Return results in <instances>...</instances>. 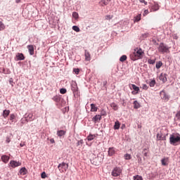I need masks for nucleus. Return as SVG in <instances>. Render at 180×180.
Here are the masks:
<instances>
[{"label":"nucleus","mask_w":180,"mask_h":180,"mask_svg":"<svg viewBox=\"0 0 180 180\" xmlns=\"http://www.w3.org/2000/svg\"><path fill=\"white\" fill-rule=\"evenodd\" d=\"M1 161H3L4 164H8V162L9 161V156L6 155H3L1 156Z\"/></svg>","instance_id":"nucleus-16"},{"label":"nucleus","mask_w":180,"mask_h":180,"mask_svg":"<svg viewBox=\"0 0 180 180\" xmlns=\"http://www.w3.org/2000/svg\"><path fill=\"white\" fill-rule=\"evenodd\" d=\"M18 61H21L22 60H25V56L23 53H18L16 55Z\"/></svg>","instance_id":"nucleus-18"},{"label":"nucleus","mask_w":180,"mask_h":180,"mask_svg":"<svg viewBox=\"0 0 180 180\" xmlns=\"http://www.w3.org/2000/svg\"><path fill=\"white\" fill-rule=\"evenodd\" d=\"M140 108V103L137 102V101H134V108L139 109Z\"/></svg>","instance_id":"nucleus-30"},{"label":"nucleus","mask_w":180,"mask_h":180,"mask_svg":"<svg viewBox=\"0 0 180 180\" xmlns=\"http://www.w3.org/2000/svg\"><path fill=\"white\" fill-rule=\"evenodd\" d=\"M115 130H119L120 129V122L119 121H116L114 125Z\"/></svg>","instance_id":"nucleus-24"},{"label":"nucleus","mask_w":180,"mask_h":180,"mask_svg":"<svg viewBox=\"0 0 180 180\" xmlns=\"http://www.w3.org/2000/svg\"><path fill=\"white\" fill-rule=\"evenodd\" d=\"M158 50L159 53H162L164 54V53H167L169 51L168 46H167L164 43H160L159 45V47L158 48Z\"/></svg>","instance_id":"nucleus-3"},{"label":"nucleus","mask_w":180,"mask_h":180,"mask_svg":"<svg viewBox=\"0 0 180 180\" xmlns=\"http://www.w3.org/2000/svg\"><path fill=\"white\" fill-rule=\"evenodd\" d=\"M66 133H67L66 131H64V130H58L56 134H57V136H58V137H63V136H65Z\"/></svg>","instance_id":"nucleus-15"},{"label":"nucleus","mask_w":180,"mask_h":180,"mask_svg":"<svg viewBox=\"0 0 180 180\" xmlns=\"http://www.w3.org/2000/svg\"><path fill=\"white\" fill-rule=\"evenodd\" d=\"M58 169L61 173L66 172V171L68 169V164L63 162L58 165Z\"/></svg>","instance_id":"nucleus-4"},{"label":"nucleus","mask_w":180,"mask_h":180,"mask_svg":"<svg viewBox=\"0 0 180 180\" xmlns=\"http://www.w3.org/2000/svg\"><path fill=\"white\" fill-rule=\"evenodd\" d=\"M41 178H42V179H45V178H47V175L44 172L41 173Z\"/></svg>","instance_id":"nucleus-44"},{"label":"nucleus","mask_w":180,"mask_h":180,"mask_svg":"<svg viewBox=\"0 0 180 180\" xmlns=\"http://www.w3.org/2000/svg\"><path fill=\"white\" fill-rule=\"evenodd\" d=\"M126 60H127V56L126 55L121 56L120 58V61H121V63L126 61Z\"/></svg>","instance_id":"nucleus-31"},{"label":"nucleus","mask_w":180,"mask_h":180,"mask_svg":"<svg viewBox=\"0 0 180 180\" xmlns=\"http://www.w3.org/2000/svg\"><path fill=\"white\" fill-rule=\"evenodd\" d=\"M176 117L177 120H180V111L177 112V113L176 114Z\"/></svg>","instance_id":"nucleus-49"},{"label":"nucleus","mask_w":180,"mask_h":180,"mask_svg":"<svg viewBox=\"0 0 180 180\" xmlns=\"http://www.w3.org/2000/svg\"><path fill=\"white\" fill-rule=\"evenodd\" d=\"M11 113V110H4L3 112V117L4 119H6L8 116H9V114Z\"/></svg>","instance_id":"nucleus-20"},{"label":"nucleus","mask_w":180,"mask_h":180,"mask_svg":"<svg viewBox=\"0 0 180 180\" xmlns=\"http://www.w3.org/2000/svg\"><path fill=\"white\" fill-rule=\"evenodd\" d=\"M142 89H144V91H147V89H148V86H147V84H143Z\"/></svg>","instance_id":"nucleus-47"},{"label":"nucleus","mask_w":180,"mask_h":180,"mask_svg":"<svg viewBox=\"0 0 180 180\" xmlns=\"http://www.w3.org/2000/svg\"><path fill=\"white\" fill-rule=\"evenodd\" d=\"M109 2H110V1H112V0H108Z\"/></svg>","instance_id":"nucleus-57"},{"label":"nucleus","mask_w":180,"mask_h":180,"mask_svg":"<svg viewBox=\"0 0 180 180\" xmlns=\"http://www.w3.org/2000/svg\"><path fill=\"white\" fill-rule=\"evenodd\" d=\"M10 165L11 167H12V168H16V167H20V165H22V163H20V162L11 160L10 162Z\"/></svg>","instance_id":"nucleus-9"},{"label":"nucleus","mask_w":180,"mask_h":180,"mask_svg":"<svg viewBox=\"0 0 180 180\" xmlns=\"http://www.w3.org/2000/svg\"><path fill=\"white\" fill-rule=\"evenodd\" d=\"M71 89H72L73 94H75V92H78V85L77 84V82H72Z\"/></svg>","instance_id":"nucleus-10"},{"label":"nucleus","mask_w":180,"mask_h":180,"mask_svg":"<svg viewBox=\"0 0 180 180\" xmlns=\"http://www.w3.org/2000/svg\"><path fill=\"white\" fill-rule=\"evenodd\" d=\"M82 144H84V140H80V141H78L77 143V146H82Z\"/></svg>","instance_id":"nucleus-43"},{"label":"nucleus","mask_w":180,"mask_h":180,"mask_svg":"<svg viewBox=\"0 0 180 180\" xmlns=\"http://www.w3.org/2000/svg\"><path fill=\"white\" fill-rule=\"evenodd\" d=\"M156 139L158 141H165L167 140V136L160 131L157 134Z\"/></svg>","instance_id":"nucleus-7"},{"label":"nucleus","mask_w":180,"mask_h":180,"mask_svg":"<svg viewBox=\"0 0 180 180\" xmlns=\"http://www.w3.org/2000/svg\"><path fill=\"white\" fill-rule=\"evenodd\" d=\"M140 20H141V14H139L134 17V22H140Z\"/></svg>","instance_id":"nucleus-27"},{"label":"nucleus","mask_w":180,"mask_h":180,"mask_svg":"<svg viewBox=\"0 0 180 180\" xmlns=\"http://www.w3.org/2000/svg\"><path fill=\"white\" fill-rule=\"evenodd\" d=\"M115 148H109L108 149V155L112 157V155H115Z\"/></svg>","instance_id":"nucleus-19"},{"label":"nucleus","mask_w":180,"mask_h":180,"mask_svg":"<svg viewBox=\"0 0 180 180\" xmlns=\"http://www.w3.org/2000/svg\"><path fill=\"white\" fill-rule=\"evenodd\" d=\"M98 111V107L95 105V104L92 103L91 104V112H97Z\"/></svg>","instance_id":"nucleus-22"},{"label":"nucleus","mask_w":180,"mask_h":180,"mask_svg":"<svg viewBox=\"0 0 180 180\" xmlns=\"http://www.w3.org/2000/svg\"><path fill=\"white\" fill-rule=\"evenodd\" d=\"M153 11H158V9H160V6L158 4L155 3L154 6H153Z\"/></svg>","instance_id":"nucleus-32"},{"label":"nucleus","mask_w":180,"mask_h":180,"mask_svg":"<svg viewBox=\"0 0 180 180\" xmlns=\"http://www.w3.org/2000/svg\"><path fill=\"white\" fill-rule=\"evenodd\" d=\"M110 106L113 109V110H117L118 109L117 104L115 103H112Z\"/></svg>","instance_id":"nucleus-28"},{"label":"nucleus","mask_w":180,"mask_h":180,"mask_svg":"<svg viewBox=\"0 0 180 180\" xmlns=\"http://www.w3.org/2000/svg\"><path fill=\"white\" fill-rule=\"evenodd\" d=\"M167 74L161 73L159 76V79H160V81H162L163 82V84H165V82H167Z\"/></svg>","instance_id":"nucleus-11"},{"label":"nucleus","mask_w":180,"mask_h":180,"mask_svg":"<svg viewBox=\"0 0 180 180\" xmlns=\"http://www.w3.org/2000/svg\"><path fill=\"white\" fill-rule=\"evenodd\" d=\"M124 158L125 160H131V155H130V154L127 153L124 155Z\"/></svg>","instance_id":"nucleus-37"},{"label":"nucleus","mask_w":180,"mask_h":180,"mask_svg":"<svg viewBox=\"0 0 180 180\" xmlns=\"http://www.w3.org/2000/svg\"><path fill=\"white\" fill-rule=\"evenodd\" d=\"M149 85L150 87L155 86V79H153L151 82H150Z\"/></svg>","instance_id":"nucleus-36"},{"label":"nucleus","mask_w":180,"mask_h":180,"mask_svg":"<svg viewBox=\"0 0 180 180\" xmlns=\"http://www.w3.org/2000/svg\"><path fill=\"white\" fill-rule=\"evenodd\" d=\"M50 142H51L52 144H54V143H56V141H54V139H50Z\"/></svg>","instance_id":"nucleus-54"},{"label":"nucleus","mask_w":180,"mask_h":180,"mask_svg":"<svg viewBox=\"0 0 180 180\" xmlns=\"http://www.w3.org/2000/svg\"><path fill=\"white\" fill-rule=\"evenodd\" d=\"M6 143H11V136H6Z\"/></svg>","instance_id":"nucleus-51"},{"label":"nucleus","mask_w":180,"mask_h":180,"mask_svg":"<svg viewBox=\"0 0 180 180\" xmlns=\"http://www.w3.org/2000/svg\"><path fill=\"white\" fill-rule=\"evenodd\" d=\"M27 49H28L30 56H33L34 54V46L33 45H28Z\"/></svg>","instance_id":"nucleus-13"},{"label":"nucleus","mask_w":180,"mask_h":180,"mask_svg":"<svg viewBox=\"0 0 180 180\" xmlns=\"http://www.w3.org/2000/svg\"><path fill=\"white\" fill-rule=\"evenodd\" d=\"M155 67L158 70H160V68H161V67H162V62H161V61L157 62Z\"/></svg>","instance_id":"nucleus-29"},{"label":"nucleus","mask_w":180,"mask_h":180,"mask_svg":"<svg viewBox=\"0 0 180 180\" xmlns=\"http://www.w3.org/2000/svg\"><path fill=\"white\" fill-rule=\"evenodd\" d=\"M148 64H154L155 63V60L149 59L148 60Z\"/></svg>","instance_id":"nucleus-50"},{"label":"nucleus","mask_w":180,"mask_h":180,"mask_svg":"<svg viewBox=\"0 0 180 180\" xmlns=\"http://www.w3.org/2000/svg\"><path fill=\"white\" fill-rule=\"evenodd\" d=\"M60 94L64 95V94H67V89H60Z\"/></svg>","instance_id":"nucleus-42"},{"label":"nucleus","mask_w":180,"mask_h":180,"mask_svg":"<svg viewBox=\"0 0 180 180\" xmlns=\"http://www.w3.org/2000/svg\"><path fill=\"white\" fill-rule=\"evenodd\" d=\"M72 18H74L75 19H78V18H79V15H78V13L77 12H73L72 13Z\"/></svg>","instance_id":"nucleus-33"},{"label":"nucleus","mask_w":180,"mask_h":180,"mask_svg":"<svg viewBox=\"0 0 180 180\" xmlns=\"http://www.w3.org/2000/svg\"><path fill=\"white\" fill-rule=\"evenodd\" d=\"M160 97L163 101H169V97L167 95V93L164 90L160 91Z\"/></svg>","instance_id":"nucleus-8"},{"label":"nucleus","mask_w":180,"mask_h":180,"mask_svg":"<svg viewBox=\"0 0 180 180\" xmlns=\"http://www.w3.org/2000/svg\"><path fill=\"white\" fill-rule=\"evenodd\" d=\"M131 86V89H134V91L131 92L132 95H137L139 94V91H140V88L136 84H131L129 85Z\"/></svg>","instance_id":"nucleus-6"},{"label":"nucleus","mask_w":180,"mask_h":180,"mask_svg":"<svg viewBox=\"0 0 180 180\" xmlns=\"http://www.w3.org/2000/svg\"><path fill=\"white\" fill-rule=\"evenodd\" d=\"M73 72L75 73L77 75H78V74H79V69L78 68H75L73 70Z\"/></svg>","instance_id":"nucleus-46"},{"label":"nucleus","mask_w":180,"mask_h":180,"mask_svg":"<svg viewBox=\"0 0 180 180\" xmlns=\"http://www.w3.org/2000/svg\"><path fill=\"white\" fill-rule=\"evenodd\" d=\"M138 129H141V125H138Z\"/></svg>","instance_id":"nucleus-55"},{"label":"nucleus","mask_w":180,"mask_h":180,"mask_svg":"<svg viewBox=\"0 0 180 180\" xmlns=\"http://www.w3.org/2000/svg\"><path fill=\"white\" fill-rule=\"evenodd\" d=\"M98 120L99 121L102 120V116L101 115H97L93 118V122H94V123H96Z\"/></svg>","instance_id":"nucleus-17"},{"label":"nucleus","mask_w":180,"mask_h":180,"mask_svg":"<svg viewBox=\"0 0 180 180\" xmlns=\"http://www.w3.org/2000/svg\"><path fill=\"white\" fill-rule=\"evenodd\" d=\"M53 100L55 101V102H60V97L58 96H56L53 98Z\"/></svg>","instance_id":"nucleus-38"},{"label":"nucleus","mask_w":180,"mask_h":180,"mask_svg":"<svg viewBox=\"0 0 180 180\" xmlns=\"http://www.w3.org/2000/svg\"><path fill=\"white\" fill-rule=\"evenodd\" d=\"M162 162V165H168V158H165L163 159H162L161 160Z\"/></svg>","instance_id":"nucleus-25"},{"label":"nucleus","mask_w":180,"mask_h":180,"mask_svg":"<svg viewBox=\"0 0 180 180\" xmlns=\"http://www.w3.org/2000/svg\"><path fill=\"white\" fill-rule=\"evenodd\" d=\"M139 2H141V4H144V5H147V1H146V0H139Z\"/></svg>","instance_id":"nucleus-52"},{"label":"nucleus","mask_w":180,"mask_h":180,"mask_svg":"<svg viewBox=\"0 0 180 180\" xmlns=\"http://www.w3.org/2000/svg\"><path fill=\"white\" fill-rule=\"evenodd\" d=\"M112 18H113V15H108L105 16L106 20H110V19H112Z\"/></svg>","instance_id":"nucleus-45"},{"label":"nucleus","mask_w":180,"mask_h":180,"mask_svg":"<svg viewBox=\"0 0 180 180\" xmlns=\"http://www.w3.org/2000/svg\"><path fill=\"white\" fill-rule=\"evenodd\" d=\"M134 180H143V177L139 175H136L134 176Z\"/></svg>","instance_id":"nucleus-35"},{"label":"nucleus","mask_w":180,"mask_h":180,"mask_svg":"<svg viewBox=\"0 0 180 180\" xmlns=\"http://www.w3.org/2000/svg\"><path fill=\"white\" fill-rule=\"evenodd\" d=\"M100 116H106V111H105V110H102L101 111V115Z\"/></svg>","instance_id":"nucleus-48"},{"label":"nucleus","mask_w":180,"mask_h":180,"mask_svg":"<svg viewBox=\"0 0 180 180\" xmlns=\"http://www.w3.org/2000/svg\"><path fill=\"white\" fill-rule=\"evenodd\" d=\"M122 169L120 167H115L112 172L111 174L112 176H120V175L122 174Z\"/></svg>","instance_id":"nucleus-5"},{"label":"nucleus","mask_w":180,"mask_h":180,"mask_svg":"<svg viewBox=\"0 0 180 180\" xmlns=\"http://www.w3.org/2000/svg\"><path fill=\"white\" fill-rule=\"evenodd\" d=\"M129 57L132 61L141 60L144 57V51L141 48H136L134 52L129 55Z\"/></svg>","instance_id":"nucleus-1"},{"label":"nucleus","mask_w":180,"mask_h":180,"mask_svg":"<svg viewBox=\"0 0 180 180\" xmlns=\"http://www.w3.org/2000/svg\"><path fill=\"white\" fill-rule=\"evenodd\" d=\"M96 136H98V135L91 134H90L87 136L86 139L88 140V141H92V140H94V139L96 137Z\"/></svg>","instance_id":"nucleus-21"},{"label":"nucleus","mask_w":180,"mask_h":180,"mask_svg":"<svg viewBox=\"0 0 180 180\" xmlns=\"http://www.w3.org/2000/svg\"><path fill=\"white\" fill-rule=\"evenodd\" d=\"M8 120L10 121V124H15L16 123V115L15 114L10 115Z\"/></svg>","instance_id":"nucleus-12"},{"label":"nucleus","mask_w":180,"mask_h":180,"mask_svg":"<svg viewBox=\"0 0 180 180\" xmlns=\"http://www.w3.org/2000/svg\"><path fill=\"white\" fill-rule=\"evenodd\" d=\"M27 122L33 121L34 120L33 114H32V113L28 114V115L27 116Z\"/></svg>","instance_id":"nucleus-26"},{"label":"nucleus","mask_w":180,"mask_h":180,"mask_svg":"<svg viewBox=\"0 0 180 180\" xmlns=\"http://www.w3.org/2000/svg\"><path fill=\"white\" fill-rule=\"evenodd\" d=\"M180 143V134H171L169 137V143L172 146H178Z\"/></svg>","instance_id":"nucleus-2"},{"label":"nucleus","mask_w":180,"mask_h":180,"mask_svg":"<svg viewBox=\"0 0 180 180\" xmlns=\"http://www.w3.org/2000/svg\"><path fill=\"white\" fill-rule=\"evenodd\" d=\"M9 84H10V85H11V86H14L15 82H13V78H10L9 79Z\"/></svg>","instance_id":"nucleus-39"},{"label":"nucleus","mask_w":180,"mask_h":180,"mask_svg":"<svg viewBox=\"0 0 180 180\" xmlns=\"http://www.w3.org/2000/svg\"><path fill=\"white\" fill-rule=\"evenodd\" d=\"M84 56L86 61H91V53H89V51L85 50Z\"/></svg>","instance_id":"nucleus-14"},{"label":"nucleus","mask_w":180,"mask_h":180,"mask_svg":"<svg viewBox=\"0 0 180 180\" xmlns=\"http://www.w3.org/2000/svg\"><path fill=\"white\" fill-rule=\"evenodd\" d=\"M72 30H75V32H80L79 27L77 25H74L72 27Z\"/></svg>","instance_id":"nucleus-34"},{"label":"nucleus","mask_w":180,"mask_h":180,"mask_svg":"<svg viewBox=\"0 0 180 180\" xmlns=\"http://www.w3.org/2000/svg\"><path fill=\"white\" fill-rule=\"evenodd\" d=\"M143 154L144 157H147V156H148V151L147 150L146 148H144V149H143Z\"/></svg>","instance_id":"nucleus-40"},{"label":"nucleus","mask_w":180,"mask_h":180,"mask_svg":"<svg viewBox=\"0 0 180 180\" xmlns=\"http://www.w3.org/2000/svg\"><path fill=\"white\" fill-rule=\"evenodd\" d=\"M20 147H23V144L20 143Z\"/></svg>","instance_id":"nucleus-56"},{"label":"nucleus","mask_w":180,"mask_h":180,"mask_svg":"<svg viewBox=\"0 0 180 180\" xmlns=\"http://www.w3.org/2000/svg\"><path fill=\"white\" fill-rule=\"evenodd\" d=\"M93 164H95V162H93Z\"/></svg>","instance_id":"nucleus-58"},{"label":"nucleus","mask_w":180,"mask_h":180,"mask_svg":"<svg viewBox=\"0 0 180 180\" xmlns=\"http://www.w3.org/2000/svg\"><path fill=\"white\" fill-rule=\"evenodd\" d=\"M143 15V16H146V15H148V10H145Z\"/></svg>","instance_id":"nucleus-53"},{"label":"nucleus","mask_w":180,"mask_h":180,"mask_svg":"<svg viewBox=\"0 0 180 180\" xmlns=\"http://www.w3.org/2000/svg\"><path fill=\"white\" fill-rule=\"evenodd\" d=\"M5 29V25L2 23L1 21H0V31L4 30Z\"/></svg>","instance_id":"nucleus-41"},{"label":"nucleus","mask_w":180,"mask_h":180,"mask_svg":"<svg viewBox=\"0 0 180 180\" xmlns=\"http://www.w3.org/2000/svg\"><path fill=\"white\" fill-rule=\"evenodd\" d=\"M20 174L21 175H26V174H27V169H25V167L21 168L20 170Z\"/></svg>","instance_id":"nucleus-23"}]
</instances>
